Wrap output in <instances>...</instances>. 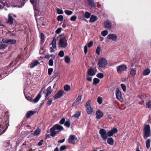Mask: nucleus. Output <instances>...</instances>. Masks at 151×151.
I'll return each instance as SVG.
<instances>
[{
  "instance_id": "nucleus-62",
  "label": "nucleus",
  "mask_w": 151,
  "mask_h": 151,
  "mask_svg": "<svg viewBox=\"0 0 151 151\" xmlns=\"http://www.w3.org/2000/svg\"><path fill=\"white\" fill-rule=\"evenodd\" d=\"M52 100L51 99H49L47 103V104L48 105H50L51 104Z\"/></svg>"
},
{
  "instance_id": "nucleus-1",
  "label": "nucleus",
  "mask_w": 151,
  "mask_h": 151,
  "mask_svg": "<svg viewBox=\"0 0 151 151\" xmlns=\"http://www.w3.org/2000/svg\"><path fill=\"white\" fill-rule=\"evenodd\" d=\"M99 133L101 134V137L105 141L107 139L108 136L111 137L114 134L111 130L108 131L107 133L106 130L103 129H100Z\"/></svg>"
},
{
  "instance_id": "nucleus-4",
  "label": "nucleus",
  "mask_w": 151,
  "mask_h": 151,
  "mask_svg": "<svg viewBox=\"0 0 151 151\" xmlns=\"http://www.w3.org/2000/svg\"><path fill=\"white\" fill-rule=\"evenodd\" d=\"M107 61L105 58H99L98 65L99 67L104 68L107 65Z\"/></svg>"
},
{
  "instance_id": "nucleus-57",
  "label": "nucleus",
  "mask_w": 151,
  "mask_h": 151,
  "mask_svg": "<svg viewBox=\"0 0 151 151\" xmlns=\"http://www.w3.org/2000/svg\"><path fill=\"white\" fill-rule=\"evenodd\" d=\"M65 119L64 118H62L60 121V124H63L65 122Z\"/></svg>"
},
{
  "instance_id": "nucleus-13",
  "label": "nucleus",
  "mask_w": 151,
  "mask_h": 151,
  "mask_svg": "<svg viewBox=\"0 0 151 151\" xmlns=\"http://www.w3.org/2000/svg\"><path fill=\"white\" fill-rule=\"evenodd\" d=\"M96 118L98 119H99L101 118L103 115V113L100 109L96 111Z\"/></svg>"
},
{
  "instance_id": "nucleus-35",
  "label": "nucleus",
  "mask_w": 151,
  "mask_h": 151,
  "mask_svg": "<svg viewBox=\"0 0 151 151\" xmlns=\"http://www.w3.org/2000/svg\"><path fill=\"white\" fill-rule=\"evenodd\" d=\"M65 13L68 15H71L73 13V12L71 11H69L66 10L64 11Z\"/></svg>"
},
{
  "instance_id": "nucleus-10",
  "label": "nucleus",
  "mask_w": 151,
  "mask_h": 151,
  "mask_svg": "<svg viewBox=\"0 0 151 151\" xmlns=\"http://www.w3.org/2000/svg\"><path fill=\"white\" fill-rule=\"evenodd\" d=\"M64 92L63 90L58 91L57 93L54 96V97L55 99L61 97L63 95Z\"/></svg>"
},
{
  "instance_id": "nucleus-40",
  "label": "nucleus",
  "mask_w": 151,
  "mask_h": 151,
  "mask_svg": "<svg viewBox=\"0 0 151 151\" xmlns=\"http://www.w3.org/2000/svg\"><path fill=\"white\" fill-rule=\"evenodd\" d=\"M85 16L86 18H89L91 16V14L88 12H86Z\"/></svg>"
},
{
  "instance_id": "nucleus-34",
  "label": "nucleus",
  "mask_w": 151,
  "mask_h": 151,
  "mask_svg": "<svg viewBox=\"0 0 151 151\" xmlns=\"http://www.w3.org/2000/svg\"><path fill=\"white\" fill-rule=\"evenodd\" d=\"M34 9L35 10V16L36 17V16L38 15H40V13L37 10H36L35 9V7L34 6Z\"/></svg>"
},
{
  "instance_id": "nucleus-29",
  "label": "nucleus",
  "mask_w": 151,
  "mask_h": 151,
  "mask_svg": "<svg viewBox=\"0 0 151 151\" xmlns=\"http://www.w3.org/2000/svg\"><path fill=\"white\" fill-rule=\"evenodd\" d=\"M70 86L68 85H65L64 86V89L66 91H68L70 90Z\"/></svg>"
},
{
  "instance_id": "nucleus-49",
  "label": "nucleus",
  "mask_w": 151,
  "mask_h": 151,
  "mask_svg": "<svg viewBox=\"0 0 151 151\" xmlns=\"http://www.w3.org/2000/svg\"><path fill=\"white\" fill-rule=\"evenodd\" d=\"M49 65L50 66H52L53 64V61L52 59H50L49 61Z\"/></svg>"
},
{
  "instance_id": "nucleus-37",
  "label": "nucleus",
  "mask_w": 151,
  "mask_h": 151,
  "mask_svg": "<svg viewBox=\"0 0 151 151\" xmlns=\"http://www.w3.org/2000/svg\"><path fill=\"white\" fill-rule=\"evenodd\" d=\"M89 4L91 6H94V3L92 0H87Z\"/></svg>"
},
{
  "instance_id": "nucleus-32",
  "label": "nucleus",
  "mask_w": 151,
  "mask_h": 151,
  "mask_svg": "<svg viewBox=\"0 0 151 151\" xmlns=\"http://www.w3.org/2000/svg\"><path fill=\"white\" fill-rule=\"evenodd\" d=\"M146 108H150L151 107V100H149L146 104Z\"/></svg>"
},
{
  "instance_id": "nucleus-2",
  "label": "nucleus",
  "mask_w": 151,
  "mask_h": 151,
  "mask_svg": "<svg viewBox=\"0 0 151 151\" xmlns=\"http://www.w3.org/2000/svg\"><path fill=\"white\" fill-rule=\"evenodd\" d=\"M63 129V127L61 125L58 124L55 125L50 129V135L52 137H53Z\"/></svg>"
},
{
  "instance_id": "nucleus-19",
  "label": "nucleus",
  "mask_w": 151,
  "mask_h": 151,
  "mask_svg": "<svg viewBox=\"0 0 151 151\" xmlns=\"http://www.w3.org/2000/svg\"><path fill=\"white\" fill-rule=\"evenodd\" d=\"M41 97V94H39L37 96L32 100V102L34 103H37L38 101Z\"/></svg>"
},
{
  "instance_id": "nucleus-6",
  "label": "nucleus",
  "mask_w": 151,
  "mask_h": 151,
  "mask_svg": "<svg viewBox=\"0 0 151 151\" xmlns=\"http://www.w3.org/2000/svg\"><path fill=\"white\" fill-rule=\"evenodd\" d=\"M90 103L91 101H88L86 102L85 105L86 111L88 114H91L93 111V109L91 106Z\"/></svg>"
},
{
  "instance_id": "nucleus-16",
  "label": "nucleus",
  "mask_w": 151,
  "mask_h": 151,
  "mask_svg": "<svg viewBox=\"0 0 151 151\" xmlns=\"http://www.w3.org/2000/svg\"><path fill=\"white\" fill-rule=\"evenodd\" d=\"M95 10H98V11H97V12H100L101 11V6L98 3L95 4ZM96 10H95V12Z\"/></svg>"
},
{
  "instance_id": "nucleus-39",
  "label": "nucleus",
  "mask_w": 151,
  "mask_h": 151,
  "mask_svg": "<svg viewBox=\"0 0 151 151\" xmlns=\"http://www.w3.org/2000/svg\"><path fill=\"white\" fill-rule=\"evenodd\" d=\"M121 85L123 91L125 92L126 90V86L124 84L122 83L121 84Z\"/></svg>"
},
{
  "instance_id": "nucleus-61",
  "label": "nucleus",
  "mask_w": 151,
  "mask_h": 151,
  "mask_svg": "<svg viewBox=\"0 0 151 151\" xmlns=\"http://www.w3.org/2000/svg\"><path fill=\"white\" fill-rule=\"evenodd\" d=\"M88 51V48L86 45H85L84 47V52L85 54H86Z\"/></svg>"
},
{
  "instance_id": "nucleus-43",
  "label": "nucleus",
  "mask_w": 151,
  "mask_h": 151,
  "mask_svg": "<svg viewBox=\"0 0 151 151\" xmlns=\"http://www.w3.org/2000/svg\"><path fill=\"white\" fill-rule=\"evenodd\" d=\"M111 131L113 134H114L118 132V129L114 127L112 129Z\"/></svg>"
},
{
  "instance_id": "nucleus-60",
  "label": "nucleus",
  "mask_w": 151,
  "mask_h": 151,
  "mask_svg": "<svg viewBox=\"0 0 151 151\" xmlns=\"http://www.w3.org/2000/svg\"><path fill=\"white\" fill-rule=\"evenodd\" d=\"M100 82V80L97 78H95V84H98Z\"/></svg>"
},
{
  "instance_id": "nucleus-47",
  "label": "nucleus",
  "mask_w": 151,
  "mask_h": 151,
  "mask_svg": "<svg viewBox=\"0 0 151 151\" xmlns=\"http://www.w3.org/2000/svg\"><path fill=\"white\" fill-rule=\"evenodd\" d=\"M64 53L63 51L62 50H61L60 51L59 54L58 55L60 57H63L64 56Z\"/></svg>"
},
{
  "instance_id": "nucleus-33",
  "label": "nucleus",
  "mask_w": 151,
  "mask_h": 151,
  "mask_svg": "<svg viewBox=\"0 0 151 151\" xmlns=\"http://www.w3.org/2000/svg\"><path fill=\"white\" fill-rule=\"evenodd\" d=\"M70 121H67L65 122L64 125L67 127L69 128L70 126Z\"/></svg>"
},
{
  "instance_id": "nucleus-3",
  "label": "nucleus",
  "mask_w": 151,
  "mask_h": 151,
  "mask_svg": "<svg viewBox=\"0 0 151 151\" xmlns=\"http://www.w3.org/2000/svg\"><path fill=\"white\" fill-rule=\"evenodd\" d=\"M151 136L150 128L149 125H146L143 129V137L146 140L148 137Z\"/></svg>"
},
{
  "instance_id": "nucleus-42",
  "label": "nucleus",
  "mask_w": 151,
  "mask_h": 151,
  "mask_svg": "<svg viewBox=\"0 0 151 151\" xmlns=\"http://www.w3.org/2000/svg\"><path fill=\"white\" fill-rule=\"evenodd\" d=\"M16 40H11L9 39V40L8 43H9L12 44H14L16 43Z\"/></svg>"
},
{
  "instance_id": "nucleus-64",
  "label": "nucleus",
  "mask_w": 151,
  "mask_h": 151,
  "mask_svg": "<svg viewBox=\"0 0 151 151\" xmlns=\"http://www.w3.org/2000/svg\"><path fill=\"white\" fill-rule=\"evenodd\" d=\"M65 141V139H63L61 140H60L58 141V142L62 143L63 142Z\"/></svg>"
},
{
  "instance_id": "nucleus-7",
  "label": "nucleus",
  "mask_w": 151,
  "mask_h": 151,
  "mask_svg": "<svg viewBox=\"0 0 151 151\" xmlns=\"http://www.w3.org/2000/svg\"><path fill=\"white\" fill-rule=\"evenodd\" d=\"M127 68L126 65L124 64L119 66L117 68V71L118 73H121L122 71H125Z\"/></svg>"
},
{
  "instance_id": "nucleus-56",
  "label": "nucleus",
  "mask_w": 151,
  "mask_h": 151,
  "mask_svg": "<svg viewBox=\"0 0 151 151\" xmlns=\"http://www.w3.org/2000/svg\"><path fill=\"white\" fill-rule=\"evenodd\" d=\"M9 40V39L7 38L3 39L2 40L3 42L6 43H8Z\"/></svg>"
},
{
  "instance_id": "nucleus-48",
  "label": "nucleus",
  "mask_w": 151,
  "mask_h": 151,
  "mask_svg": "<svg viewBox=\"0 0 151 151\" xmlns=\"http://www.w3.org/2000/svg\"><path fill=\"white\" fill-rule=\"evenodd\" d=\"M56 10L57 12V13L58 14H62L63 13V11L59 8H57Z\"/></svg>"
},
{
  "instance_id": "nucleus-58",
  "label": "nucleus",
  "mask_w": 151,
  "mask_h": 151,
  "mask_svg": "<svg viewBox=\"0 0 151 151\" xmlns=\"http://www.w3.org/2000/svg\"><path fill=\"white\" fill-rule=\"evenodd\" d=\"M66 148V146L65 145H63L60 148V151H63Z\"/></svg>"
},
{
  "instance_id": "nucleus-31",
  "label": "nucleus",
  "mask_w": 151,
  "mask_h": 151,
  "mask_svg": "<svg viewBox=\"0 0 151 151\" xmlns=\"http://www.w3.org/2000/svg\"><path fill=\"white\" fill-rule=\"evenodd\" d=\"M96 77L100 79L103 78L104 77V75L103 73H99L96 75Z\"/></svg>"
},
{
  "instance_id": "nucleus-63",
  "label": "nucleus",
  "mask_w": 151,
  "mask_h": 151,
  "mask_svg": "<svg viewBox=\"0 0 151 151\" xmlns=\"http://www.w3.org/2000/svg\"><path fill=\"white\" fill-rule=\"evenodd\" d=\"M43 140H41L38 143V145L39 146H41L43 144Z\"/></svg>"
},
{
  "instance_id": "nucleus-26",
  "label": "nucleus",
  "mask_w": 151,
  "mask_h": 151,
  "mask_svg": "<svg viewBox=\"0 0 151 151\" xmlns=\"http://www.w3.org/2000/svg\"><path fill=\"white\" fill-rule=\"evenodd\" d=\"M150 73V70L148 68H147L144 70L143 72V74L144 76L148 75Z\"/></svg>"
},
{
  "instance_id": "nucleus-9",
  "label": "nucleus",
  "mask_w": 151,
  "mask_h": 151,
  "mask_svg": "<svg viewBox=\"0 0 151 151\" xmlns=\"http://www.w3.org/2000/svg\"><path fill=\"white\" fill-rule=\"evenodd\" d=\"M104 27L108 29H111L112 24L111 22L109 20H106L104 23Z\"/></svg>"
},
{
  "instance_id": "nucleus-59",
  "label": "nucleus",
  "mask_w": 151,
  "mask_h": 151,
  "mask_svg": "<svg viewBox=\"0 0 151 151\" xmlns=\"http://www.w3.org/2000/svg\"><path fill=\"white\" fill-rule=\"evenodd\" d=\"M93 44V41H91L88 44V47H91Z\"/></svg>"
},
{
  "instance_id": "nucleus-30",
  "label": "nucleus",
  "mask_w": 151,
  "mask_h": 151,
  "mask_svg": "<svg viewBox=\"0 0 151 151\" xmlns=\"http://www.w3.org/2000/svg\"><path fill=\"white\" fill-rule=\"evenodd\" d=\"M65 60L66 63H69L70 62V60L68 56H66L65 57Z\"/></svg>"
},
{
  "instance_id": "nucleus-50",
  "label": "nucleus",
  "mask_w": 151,
  "mask_h": 151,
  "mask_svg": "<svg viewBox=\"0 0 151 151\" xmlns=\"http://www.w3.org/2000/svg\"><path fill=\"white\" fill-rule=\"evenodd\" d=\"M48 74L49 75H50L53 71V69L52 68H49L48 70Z\"/></svg>"
},
{
  "instance_id": "nucleus-22",
  "label": "nucleus",
  "mask_w": 151,
  "mask_h": 151,
  "mask_svg": "<svg viewBox=\"0 0 151 151\" xmlns=\"http://www.w3.org/2000/svg\"><path fill=\"white\" fill-rule=\"evenodd\" d=\"M51 45L52 46V47L55 49L56 48V39L55 37H54L53 40H52V42L51 43Z\"/></svg>"
},
{
  "instance_id": "nucleus-51",
  "label": "nucleus",
  "mask_w": 151,
  "mask_h": 151,
  "mask_svg": "<svg viewBox=\"0 0 151 151\" xmlns=\"http://www.w3.org/2000/svg\"><path fill=\"white\" fill-rule=\"evenodd\" d=\"M40 36L41 40L43 41L45 39V35L44 34L42 33H41Z\"/></svg>"
},
{
  "instance_id": "nucleus-14",
  "label": "nucleus",
  "mask_w": 151,
  "mask_h": 151,
  "mask_svg": "<svg viewBox=\"0 0 151 151\" xmlns=\"http://www.w3.org/2000/svg\"><path fill=\"white\" fill-rule=\"evenodd\" d=\"M116 98L120 100L122 98V94L121 92L117 88L116 90Z\"/></svg>"
},
{
  "instance_id": "nucleus-54",
  "label": "nucleus",
  "mask_w": 151,
  "mask_h": 151,
  "mask_svg": "<svg viewBox=\"0 0 151 151\" xmlns=\"http://www.w3.org/2000/svg\"><path fill=\"white\" fill-rule=\"evenodd\" d=\"M0 3L3 4L4 6H5L7 4L5 0H0Z\"/></svg>"
},
{
  "instance_id": "nucleus-38",
  "label": "nucleus",
  "mask_w": 151,
  "mask_h": 151,
  "mask_svg": "<svg viewBox=\"0 0 151 151\" xmlns=\"http://www.w3.org/2000/svg\"><path fill=\"white\" fill-rule=\"evenodd\" d=\"M101 48L100 47H97L96 50V52L98 55H99L100 54V51H101Z\"/></svg>"
},
{
  "instance_id": "nucleus-55",
  "label": "nucleus",
  "mask_w": 151,
  "mask_h": 151,
  "mask_svg": "<svg viewBox=\"0 0 151 151\" xmlns=\"http://www.w3.org/2000/svg\"><path fill=\"white\" fill-rule=\"evenodd\" d=\"M62 28H58L56 31L55 32L56 34H58L60 33L61 31Z\"/></svg>"
},
{
  "instance_id": "nucleus-18",
  "label": "nucleus",
  "mask_w": 151,
  "mask_h": 151,
  "mask_svg": "<svg viewBox=\"0 0 151 151\" xmlns=\"http://www.w3.org/2000/svg\"><path fill=\"white\" fill-rule=\"evenodd\" d=\"M107 142L109 145H113L114 144V140L112 137H109L107 139Z\"/></svg>"
},
{
  "instance_id": "nucleus-28",
  "label": "nucleus",
  "mask_w": 151,
  "mask_h": 151,
  "mask_svg": "<svg viewBox=\"0 0 151 151\" xmlns=\"http://www.w3.org/2000/svg\"><path fill=\"white\" fill-rule=\"evenodd\" d=\"M80 111H77L76 112V113L72 116V117H74L76 118H78L81 115Z\"/></svg>"
},
{
  "instance_id": "nucleus-36",
  "label": "nucleus",
  "mask_w": 151,
  "mask_h": 151,
  "mask_svg": "<svg viewBox=\"0 0 151 151\" xmlns=\"http://www.w3.org/2000/svg\"><path fill=\"white\" fill-rule=\"evenodd\" d=\"M108 33L107 30H105L101 32V34L103 36H105L108 34Z\"/></svg>"
},
{
  "instance_id": "nucleus-11",
  "label": "nucleus",
  "mask_w": 151,
  "mask_h": 151,
  "mask_svg": "<svg viewBox=\"0 0 151 151\" xmlns=\"http://www.w3.org/2000/svg\"><path fill=\"white\" fill-rule=\"evenodd\" d=\"M77 139L76 138V136L74 135H71L69 137L68 139V142L70 144H75V140Z\"/></svg>"
},
{
  "instance_id": "nucleus-21",
  "label": "nucleus",
  "mask_w": 151,
  "mask_h": 151,
  "mask_svg": "<svg viewBox=\"0 0 151 151\" xmlns=\"http://www.w3.org/2000/svg\"><path fill=\"white\" fill-rule=\"evenodd\" d=\"M136 74V70L134 68L131 69L130 72V75L132 77H134Z\"/></svg>"
},
{
  "instance_id": "nucleus-5",
  "label": "nucleus",
  "mask_w": 151,
  "mask_h": 151,
  "mask_svg": "<svg viewBox=\"0 0 151 151\" xmlns=\"http://www.w3.org/2000/svg\"><path fill=\"white\" fill-rule=\"evenodd\" d=\"M58 45L62 47L65 48L67 45L68 43L66 37H61L60 40Z\"/></svg>"
},
{
  "instance_id": "nucleus-46",
  "label": "nucleus",
  "mask_w": 151,
  "mask_h": 151,
  "mask_svg": "<svg viewBox=\"0 0 151 151\" xmlns=\"http://www.w3.org/2000/svg\"><path fill=\"white\" fill-rule=\"evenodd\" d=\"M77 19V17L76 15H73L70 18V20L71 21H76Z\"/></svg>"
},
{
  "instance_id": "nucleus-12",
  "label": "nucleus",
  "mask_w": 151,
  "mask_h": 151,
  "mask_svg": "<svg viewBox=\"0 0 151 151\" xmlns=\"http://www.w3.org/2000/svg\"><path fill=\"white\" fill-rule=\"evenodd\" d=\"M13 14L10 13L8 15V19L7 22L10 24H12L13 23L14 19L12 18Z\"/></svg>"
},
{
  "instance_id": "nucleus-24",
  "label": "nucleus",
  "mask_w": 151,
  "mask_h": 151,
  "mask_svg": "<svg viewBox=\"0 0 151 151\" xmlns=\"http://www.w3.org/2000/svg\"><path fill=\"white\" fill-rule=\"evenodd\" d=\"M82 97L81 96H79L75 101L74 104H79L81 99Z\"/></svg>"
},
{
  "instance_id": "nucleus-23",
  "label": "nucleus",
  "mask_w": 151,
  "mask_h": 151,
  "mask_svg": "<svg viewBox=\"0 0 151 151\" xmlns=\"http://www.w3.org/2000/svg\"><path fill=\"white\" fill-rule=\"evenodd\" d=\"M88 75L93 76L94 74V71L93 69H90L88 70Z\"/></svg>"
},
{
  "instance_id": "nucleus-27",
  "label": "nucleus",
  "mask_w": 151,
  "mask_h": 151,
  "mask_svg": "<svg viewBox=\"0 0 151 151\" xmlns=\"http://www.w3.org/2000/svg\"><path fill=\"white\" fill-rule=\"evenodd\" d=\"M7 45L5 44L0 42V50L4 49L6 48Z\"/></svg>"
},
{
  "instance_id": "nucleus-17",
  "label": "nucleus",
  "mask_w": 151,
  "mask_h": 151,
  "mask_svg": "<svg viewBox=\"0 0 151 151\" xmlns=\"http://www.w3.org/2000/svg\"><path fill=\"white\" fill-rule=\"evenodd\" d=\"M39 63V62L37 60H35L33 61L30 64V67L32 68Z\"/></svg>"
},
{
  "instance_id": "nucleus-52",
  "label": "nucleus",
  "mask_w": 151,
  "mask_h": 151,
  "mask_svg": "<svg viewBox=\"0 0 151 151\" xmlns=\"http://www.w3.org/2000/svg\"><path fill=\"white\" fill-rule=\"evenodd\" d=\"M89 22H94V15H92L91 16L90 18Z\"/></svg>"
},
{
  "instance_id": "nucleus-45",
  "label": "nucleus",
  "mask_w": 151,
  "mask_h": 151,
  "mask_svg": "<svg viewBox=\"0 0 151 151\" xmlns=\"http://www.w3.org/2000/svg\"><path fill=\"white\" fill-rule=\"evenodd\" d=\"M63 19V16L62 15H59L58 17L57 20L58 21H62Z\"/></svg>"
},
{
  "instance_id": "nucleus-41",
  "label": "nucleus",
  "mask_w": 151,
  "mask_h": 151,
  "mask_svg": "<svg viewBox=\"0 0 151 151\" xmlns=\"http://www.w3.org/2000/svg\"><path fill=\"white\" fill-rule=\"evenodd\" d=\"M102 99L101 97H99L97 99V102L99 104H102Z\"/></svg>"
},
{
  "instance_id": "nucleus-15",
  "label": "nucleus",
  "mask_w": 151,
  "mask_h": 151,
  "mask_svg": "<svg viewBox=\"0 0 151 151\" xmlns=\"http://www.w3.org/2000/svg\"><path fill=\"white\" fill-rule=\"evenodd\" d=\"M52 91V90L51 89V87H49L47 89V93L45 96L46 98H47L48 96L51 93Z\"/></svg>"
},
{
  "instance_id": "nucleus-44",
  "label": "nucleus",
  "mask_w": 151,
  "mask_h": 151,
  "mask_svg": "<svg viewBox=\"0 0 151 151\" xmlns=\"http://www.w3.org/2000/svg\"><path fill=\"white\" fill-rule=\"evenodd\" d=\"M40 133V130L37 129L34 132V134L35 135H37L39 134Z\"/></svg>"
},
{
  "instance_id": "nucleus-20",
  "label": "nucleus",
  "mask_w": 151,
  "mask_h": 151,
  "mask_svg": "<svg viewBox=\"0 0 151 151\" xmlns=\"http://www.w3.org/2000/svg\"><path fill=\"white\" fill-rule=\"evenodd\" d=\"M35 113V112L34 111H29L27 113L26 117L27 118H29L33 115Z\"/></svg>"
},
{
  "instance_id": "nucleus-53",
  "label": "nucleus",
  "mask_w": 151,
  "mask_h": 151,
  "mask_svg": "<svg viewBox=\"0 0 151 151\" xmlns=\"http://www.w3.org/2000/svg\"><path fill=\"white\" fill-rule=\"evenodd\" d=\"M3 129L2 126L0 125V135L4 132L5 131Z\"/></svg>"
},
{
  "instance_id": "nucleus-25",
  "label": "nucleus",
  "mask_w": 151,
  "mask_h": 151,
  "mask_svg": "<svg viewBox=\"0 0 151 151\" xmlns=\"http://www.w3.org/2000/svg\"><path fill=\"white\" fill-rule=\"evenodd\" d=\"M151 140L150 139H147L146 141V145L147 148L149 149L150 147Z\"/></svg>"
},
{
  "instance_id": "nucleus-8",
  "label": "nucleus",
  "mask_w": 151,
  "mask_h": 151,
  "mask_svg": "<svg viewBox=\"0 0 151 151\" xmlns=\"http://www.w3.org/2000/svg\"><path fill=\"white\" fill-rule=\"evenodd\" d=\"M107 38L109 40H112L114 41H116L118 39L116 35L114 34H109L107 36Z\"/></svg>"
}]
</instances>
